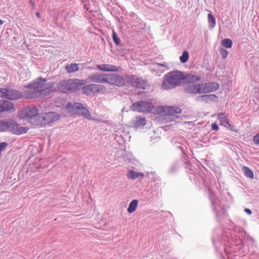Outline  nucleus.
Wrapping results in <instances>:
<instances>
[{"instance_id": "obj_1", "label": "nucleus", "mask_w": 259, "mask_h": 259, "mask_svg": "<svg viewBox=\"0 0 259 259\" xmlns=\"http://www.w3.org/2000/svg\"><path fill=\"white\" fill-rule=\"evenodd\" d=\"M187 79V76L181 71L169 72L165 75L161 84V88L164 90L171 89L185 83Z\"/></svg>"}, {"instance_id": "obj_2", "label": "nucleus", "mask_w": 259, "mask_h": 259, "mask_svg": "<svg viewBox=\"0 0 259 259\" xmlns=\"http://www.w3.org/2000/svg\"><path fill=\"white\" fill-rule=\"evenodd\" d=\"M84 83V80L78 78L64 79L58 83L57 89L63 93H71L79 90Z\"/></svg>"}, {"instance_id": "obj_3", "label": "nucleus", "mask_w": 259, "mask_h": 259, "mask_svg": "<svg viewBox=\"0 0 259 259\" xmlns=\"http://www.w3.org/2000/svg\"><path fill=\"white\" fill-rule=\"evenodd\" d=\"M19 116L21 118L26 120L28 123L37 126L40 123L39 121L40 114L38 109L35 106H30L22 109L19 112Z\"/></svg>"}, {"instance_id": "obj_4", "label": "nucleus", "mask_w": 259, "mask_h": 259, "mask_svg": "<svg viewBox=\"0 0 259 259\" xmlns=\"http://www.w3.org/2000/svg\"><path fill=\"white\" fill-rule=\"evenodd\" d=\"M31 83V86L38 92L40 97L49 95L54 91L53 87L55 85V82H47L46 79L41 77L38 78Z\"/></svg>"}, {"instance_id": "obj_5", "label": "nucleus", "mask_w": 259, "mask_h": 259, "mask_svg": "<svg viewBox=\"0 0 259 259\" xmlns=\"http://www.w3.org/2000/svg\"><path fill=\"white\" fill-rule=\"evenodd\" d=\"M6 125L3 128V132L9 130L13 134L22 135L26 133L28 131V128L25 126H21L16 121L10 119L4 120V122Z\"/></svg>"}, {"instance_id": "obj_6", "label": "nucleus", "mask_w": 259, "mask_h": 259, "mask_svg": "<svg viewBox=\"0 0 259 259\" xmlns=\"http://www.w3.org/2000/svg\"><path fill=\"white\" fill-rule=\"evenodd\" d=\"M66 109L68 112L72 114L77 113L83 115L88 119L91 120L92 119V115L88 109L80 103H75L74 105L69 103L66 106Z\"/></svg>"}, {"instance_id": "obj_7", "label": "nucleus", "mask_w": 259, "mask_h": 259, "mask_svg": "<svg viewBox=\"0 0 259 259\" xmlns=\"http://www.w3.org/2000/svg\"><path fill=\"white\" fill-rule=\"evenodd\" d=\"M60 116L54 112H50L40 114L39 121L40 122L37 126H41L51 124L59 119Z\"/></svg>"}, {"instance_id": "obj_8", "label": "nucleus", "mask_w": 259, "mask_h": 259, "mask_svg": "<svg viewBox=\"0 0 259 259\" xmlns=\"http://www.w3.org/2000/svg\"><path fill=\"white\" fill-rule=\"evenodd\" d=\"M1 97L8 100H18L22 98V94L14 89L0 88Z\"/></svg>"}, {"instance_id": "obj_9", "label": "nucleus", "mask_w": 259, "mask_h": 259, "mask_svg": "<svg viewBox=\"0 0 259 259\" xmlns=\"http://www.w3.org/2000/svg\"><path fill=\"white\" fill-rule=\"evenodd\" d=\"M153 108L151 103L148 102H137L133 103L131 106L133 111L139 112H150Z\"/></svg>"}, {"instance_id": "obj_10", "label": "nucleus", "mask_w": 259, "mask_h": 259, "mask_svg": "<svg viewBox=\"0 0 259 259\" xmlns=\"http://www.w3.org/2000/svg\"><path fill=\"white\" fill-rule=\"evenodd\" d=\"M105 88L99 84H92L84 86L82 88V92L87 95L95 94L100 92H104Z\"/></svg>"}, {"instance_id": "obj_11", "label": "nucleus", "mask_w": 259, "mask_h": 259, "mask_svg": "<svg viewBox=\"0 0 259 259\" xmlns=\"http://www.w3.org/2000/svg\"><path fill=\"white\" fill-rule=\"evenodd\" d=\"M107 83L117 87H122L125 85V81L123 77L118 74H108Z\"/></svg>"}, {"instance_id": "obj_12", "label": "nucleus", "mask_w": 259, "mask_h": 259, "mask_svg": "<svg viewBox=\"0 0 259 259\" xmlns=\"http://www.w3.org/2000/svg\"><path fill=\"white\" fill-rule=\"evenodd\" d=\"M25 90L22 94V98L26 99H35L39 96L38 92H37L35 89L31 86V83L30 82L28 85H25Z\"/></svg>"}, {"instance_id": "obj_13", "label": "nucleus", "mask_w": 259, "mask_h": 259, "mask_svg": "<svg viewBox=\"0 0 259 259\" xmlns=\"http://www.w3.org/2000/svg\"><path fill=\"white\" fill-rule=\"evenodd\" d=\"M218 118L220 121L221 125L225 126L226 128L231 131L237 132L230 123L228 119V115L225 113H220L218 114Z\"/></svg>"}, {"instance_id": "obj_14", "label": "nucleus", "mask_w": 259, "mask_h": 259, "mask_svg": "<svg viewBox=\"0 0 259 259\" xmlns=\"http://www.w3.org/2000/svg\"><path fill=\"white\" fill-rule=\"evenodd\" d=\"M128 81L131 85L134 87L142 89H145L146 88V81L136 75H132L130 77Z\"/></svg>"}, {"instance_id": "obj_15", "label": "nucleus", "mask_w": 259, "mask_h": 259, "mask_svg": "<svg viewBox=\"0 0 259 259\" xmlns=\"http://www.w3.org/2000/svg\"><path fill=\"white\" fill-rule=\"evenodd\" d=\"M220 87V84L215 82L201 84L202 94L217 91Z\"/></svg>"}, {"instance_id": "obj_16", "label": "nucleus", "mask_w": 259, "mask_h": 259, "mask_svg": "<svg viewBox=\"0 0 259 259\" xmlns=\"http://www.w3.org/2000/svg\"><path fill=\"white\" fill-rule=\"evenodd\" d=\"M97 68L102 71L105 72H117L120 70L119 66H116L110 64H98Z\"/></svg>"}, {"instance_id": "obj_17", "label": "nucleus", "mask_w": 259, "mask_h": 259, "mask_svg": "<svg viewBox=\"0 0 259 259\" xmlns=\"http://www.w3.org/2000/svg\"><path fill=\"white\" fill-rule=\"evenodd\" d=\"M108 74L95 73L89 77L88 79L96 83H107Z\"/></svg>"}, {"instance_id": "obj_18", "label": "nucleus", "mask_w": 259, "mask_h": 259, "mask_svg": "<svg viewBox=\"0 0 259 259\" xmlns=\"http://www.w3.org/2000/svg\"><path fill=\"white\" fill-rule=\"evenodd\" d=\"M159 108L162 110V112L165 115H174L175 114L180 113L182 111L181 109L179 107L162 106Z\"/></svg>"}, {"instance_id": "obj_19", "label": "nucleus", "mask_w": 259, "mask_h": 259, "mask_svg": "<svg viewBox=\"0 0 259 259\" xmlns=\"http://www.w3.org/2000/svg\"><path fill=\"white\" fill-rule=\"evenodd\" d=\"M185 90L188 93H190L202 94L201 84L190 83L185 88Z\"/></svg>"}, {"instance_id": "obj_20", "label": "nucleus", "mask_w": 259, "mask_h": 259, "mask_svg": "<svg viewBox=\"0 0 259 259\" xmlns=\"http://www.w3.org/2000/svg\"><path fill=\"white\" fill-rule=\"evenodd\" d=\"M15 110L14 104L8 101H0V112H13Z\"/></svg>"}, {"instance_id": "obj_21", "label": "nucleus", "mask_w": 259, "mask_h": 259, "mask_svg": "<svg viewBox=\"0 0 259 259\" xmlns=\"http://www.w3.org/2000/svg\"><path fill=\"white\" fill-rule=\"evenodd\" d=\"M146 120L145 118L140 116H136L134 120H133L132 122V126L138 128L142 126H144L146 124Z\"/></svg>"}, {"instance_id": "obj_22", "label": "nucleus", "mask_w": 259, "mask_h": 259, "mask_svg": "<svg viewBox=\"0 0 259 259\" xmlns=\"http://www.w3.org/2000/svg\"><path fill=\"white\" fill-rule=\"evenodd\" d=\"M127 177L131 180H135L138 178H143L145 175L143 173L140 172H136L133 170H129L126 175Z\"/></svg>"}, {"instance_id": "obj_23", "label": "nucleus", "mask_w": 259, "mask_h": 259, "mask_svg": "<svg viewBox=\"0 0 259 259\" xmlns=\"http://www.w3.org/2000/svg\"><path fill=\"white\" fill-rule=\"evenodd\" d=\"M200 98L206 103L210 101L217 102L218 100V97L214 94L202 95L200 97Z\"/></svg>"}, {"instance_id": "obj_24", "label": "nucleus", "mask_w": 259, "mask_h": 259, "mask_svg": "<svg viewBox=\"0 0 259 259\" xmlns=\"http://www.w3.org/2000/svg\"><path fill=\"white\" fill-rule=\"evenodd\" d=\"M79 64L76 63H71L65 66V70L68 73H72L78 70Z\"/></svg>"}, {"instance_id": "obj_25", "label": "nucleus", "mask_w": 259, "mask_h": 259, "mask_svg": "<svg viewBox=\"0 0 259 259\" xmlns=\"http://www.w3.org/2000/svg\"><path fill=\"white\" fill-rule=\"evenodd\" d=\"M138 203L139 201L137 199L132 200L129 204L128 207L127 208V211L130 213L135 211L138 207Z\"/></svg>"}, {"instance_id": "obj_26", "label": "nucleus", "mask_w": 259, "mask_h": 259, "mask_svg": "<svg viewBox=\"0 0 259 259\" xmlns=\"http://www.w3.org/2000/svg\"><path fill=\"white\" fill-rule=\"evenodd\" d=\"M242 170L246 177H248L250 179L253 178V173L250 168L245 166H244L242 167Z\"/></svg>"}, {"instance_id": "obj_27", "label": "nucleus", "mask_w": 259, "mask_h": 259, "mask_svg": "<svg viewBox=\"0 0 259 259\" xmlns=\"http://www.w3.org/2000/svg\"><path fill=\"white\" fill-rule=\"evenodd\" d=\"M208 21L211 28H213L215 25V18L210 13L208 14Z\"/></svg>"}, {"instance_id": "obj_28", "label": "nucleus", "mask_w": 259, "mask_h": 259, "mask_svg": "<svg viewBox=\"0 0 259 259\" xmlns=\"http://www.w3.org/2000/svg\"><path fill=\"white\" fill-rule=\"evenodd\" d=\"M222 45L225 48L230 49L232 46V41L229 38H225L222 41Z\"/></svg>"}, {"instance_id": "obj_29", "label": "nucleus", "mask_w": 259, "mask_h": 259, "mask_svg": "<svg viewBox=\"0 0 259 259\" xmlns=\"http://www.w3.org/2000/svg\"><path fill=\"white\" fill-rule=\"evenodd\" d=\"M189 57V53L185 51L180 57V61L183 63H186L188 61Z\"/></svg>"}, {"instance_id": "obj_30", "label": "nucleus", "mask_w": 259, "mask_h": 259, "mask_svg": "<svg viewBox=\"0 0 259 259\" xmlns=\"http://www.w3.org/2000/svg\"><path fill=\"white\" fill-rule=\"evenodd\" d=\"M112 37H113V40L114 43L116 45H119L120 44V40L117 37L116 33L115 32L114 29L112 30Z\"/></svg>"}, {"instance_id": "obj_31", "label": "nucleus", "mask_w": 259, "mask_h": 259, "mask_svg": "<svg viewBox=\"0 0 259 259\" xmlns=\"http://www.w3.org/2000/svg\"><path fill=\"white\" fill-rule=\"evenodd\" d=\"M221 54L222 55L223 58L225 59L227 57L228 55V52L226 50L222 49V50H221Z\"/></svg>"}, {"instance_id": "obj_32", "label": "nucleus", "mask_w": 259, "mask_h": 259, "mask_svg": "<svg viewBox=\"0 0 259 259\" xmlns=\"http://www.w3.org/2000/svg\"><path fill=\"white\" fill-rule=\"evenodd\" d=\"M253 141L254 143L259 145V133L253 137Z\"/></svg>"}, {"instance_id": "obj_33", "label": "nucleus", "mask_w": 259, "mask_h": 259, "mask_svg": "<svg viewBox=\"0 0 259 259\" xmlns=\"http://www.w3.org/2000/svg\"><path fill=\"white\" fill-rule=\"evenodd\" d=\"M4 122V120H0V132H3V128L6 125Z\"/></svg>"}, {"instance_id": "obj_34", "label": "nucleus", "mask_w": 259, "mask_h": 259, "mask_svg": "<svg viewBox=\"0 0 259 259\" xmlns=\"http://www.w3.org/2000/svg\"><path fill=\"white\" fill-rule=\"evenodd\" d=\"M211 128L213 130L218 131L219 130V127L217 123H214L211 124Z\"/></svg>"}, {"instance_id": "obj_35", "label": "nucleus", "mask_w": 259, "mask_h": 259, "mask_svg": "<svg viewBox=\"0 0 259 259\" xmlns=\"http://www.w3.org/2000/svg\"><path fill=\"white\" fill-rule=\"evenodd\" d=\"M244 211L247 213H248V214H250L251 213V211L250 209H248V208H245L244 209Z\"/></svg>"}, {"instance_id": "obj_36", "label": "nucleus", "mask_w": 259, "mask_h": 259, "mask_svg": "<svg viewBox=\"0 0 259 259\" xmlns=\"http://www.w3.org/2000/svg\"><path fill=\"white\" fill-rule=\"evenodd\" d=\"M36 16H37L38 18H40V13H39V12H36Z\"/></svg>"}, {"instance_id": "obj_37", "label": "nucleus", "mask_w": 259, "mask_h": 259, "mask_svg": "<svg viewBox=\"0 0 259 259\" xmlns=\"http://www.w3.org/2000/svg\"><path fill=\"white\" fill-rule=\"evenodd\" d=\"M3 23V21L0 19V25H2Z\"/></svg>"}]
</instances>
